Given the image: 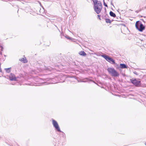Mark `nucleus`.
I'll return each mask as SVG.
<instances>
[{"label": "nucleus", "mask_w": 146, "mask_h": 146, "mask_svg": "<svg viewBox=\"0 0 146 146\" xmlns=\"http://www.w3.org/2000/svg\"><path fill=\"white\" fill-rule=\"evenodd\" d=\"M107 70L112 76L118 77L119 76V73L113 68H109Z\"/></svg>", "instance_id": "nucleus-1"}, {"label": "nucleus", "mask_w": 146, "mask_h": 146, "mask_svg": "<svg viewBox=\"0 0 146 146\" xmlns=\"http://www.w3.org/2000/svg\"><path fill=\"white\" fill-rule=\"evenodd\" d=\"M94 9L95 11L98 14H99L102 9V5L100 1H98L97 4L94 5Z\"/></svg>", "instance_id": "nucleus-2"}, {"label": "nucleus", "mask_w": 146, "mask_h": 146, "mask_svg": "<svg viewBox=\"0 0 146 146\" xmlns=\"http://www.w3.org/2000/svg\"><path fill=\"white\" fill-rule=\"evenodd\" d=\"M135 26L136 28L141 32H142L145 29V27L144 26L141 22L139 21L136 22Z\"/></svg>", "instance_id": "nucleus-3"}, {"label": "nucleus", "mask_w": 146, "mask_h": 146, "mask_svg": "<svg viewBox=\"0 0 146 146\" xmlns=\"http://www.w3.org/2000/svg\"><path fill=\"white\" fill-rule=\"evenodd\" d=\"M131 82L134 85L137 87L140 86L141 85V81L139 79L138 80L136 79H132L131 80Z\"/></svg>", "instance_id": "nucleus-4"}, {"label": "nucleus", "mask_w": 146, "mask_h": 146, "mask_svg": "<svg viewBox=\"0 0 146 146\" xmlns=\"http://www.w3.org/2000/svg\"><path fill=\"white\" fill-rule=\"evenodd\" d=\"M102 57L104 58L107 61L112 64H115V62L114 60L111 58L106 55H103Z\"/></svg>", "instance_id": "nucleus-5"}, {"label": "nucleus", "mask_w": 146, "mask_h": 146, "mask_svg": "<svg viewBox=\"0 0 146 146\" xmlns=\"http://www.w3.org/2000/svg\"><path fill=\"white\" fill-rule=\"evenodd\" d=\"M52 123L56 129L58 131L60 132L61 131L60 127L57 121L54 120L53 119L52 120Z\"/></svg>", "instance_id": "nucleus-6"}, {"label": "nucleus", "mask_w": 146, "mask_h": 146, "mask_svg": "<svg viewBox=\"0 0 146 146\" xmlns=\"http://www.w3.org/2000/svg\"><path fill=\"white\" fill-rule=\"evenodd\" d=\"M9 78L10 80L11 81H16L17 80V78L15 75L12 73H11L10 74L9 76Z\"/></svg>", "instance_id": "nucleus-7"}, {"label": "nucleus", "mask_w": 146, "mask_h": 146, "mask_svg": "<svg viewBox=\"0 0 146 146\" xmlns=\"http://www.w3.org/2000/svg\"><path fill=\"white\" fill-rule=\"evenodd\" d=\"M19 60L24 63H26L27 62V60L25 57L20 59Z\"/></svg>", "instance_id": "nucleus-8"}, {"label": "nucleus", "mask_w": 146, "mask_h": 146, "mask_svg": "<svg viewBox=\"0 0 146 146\" xmlns=\"http://www.w3.org/2000/svg\"><path fill=\"white\" fill-rule=\"evenodd\" d=\"M79 54L80 55L83 56H85L86 55V54L84 51L80 52L79 53Z\"/></svg>", "instance_id": "nucleus-9"}, {"label": "nucleus", "mask_w": 146, "mask_h": 146, "mask_svg": "<svg viewBox=\"0 0 146 146\" xmlns=\"http://www.w3.org/2000/svg\"><path fill=\"white\" fill-rule=\"evenodd\" d=\"M120 68H127L126 66L124 64H120Z\"/></svg>", "instance_id": "nucleus-10"}, {"label": "nucleus", "mask_w": 146, "mask_h": 146, "mask_svg": "<svg viewBox=\"0 0 146 146\" xmlns=\"http://www.w3.org/2000/svg\"><path fill=\"white\" fill-rule=\"evenodd\" d=\"M110 15L111 16L113 17H115L116 16V15L115 14V13H113L112 11H111L110 12Z\"/></svg>", "instance_id": "nucleus-11"}, {"label": "nucleus", "mask_w": 146, "mask_h": 146, "mask_svg": "<svg viewBox=\"0 0 146 146\" xmlns=\"http://www.w3.org/2000/svg\"><path fill=\"white\" fill-rule=\"evenodd\" d=\"M11 68H5V70L7 73H9L11 72Z\"/></svg>", "instance_id": "nucleus-12"}, {"label": "nucleus", "mask_w": 146, "mask_h": 146, "mask_svg": "<svg viewBox=\"0 0 146 146\" xmlns=\"http://www.w3.org/2000/svg\"><path fill=\"white\" fill-rule=\"evenodd\" d=\"M106 22V23H111V21L109 19H105Z\"/></svg>", "instance_id": "nucleus-13"}, {"label": "nucleus", "mask_w": 146, "mask_h": 146, "mask_svg": "<svg viewBox=\"0 0 146 146\" xmlns=\"http://www.w3.org/2000/svg\"><path fill=\"white\" fill-rule=\"evenodd\" d=\"M92 1L94 3V5L97 4L98 3V1L97 0H92Z\"/></svg>", "instance_id": "nucleus-14"}, {"label": "nucleus", "mask_w": 146, "mask_h": 146, "mask_svg": "<svg viewBox=\"0 0 146 146\" xmlns=\"http://www.w3.org/2000/svg\"><path fill=\"white\" fill-rule=\"evenodd\" d=\"M98 17L100 20H101V18H100V15H98Z\"/></svg>", "instance_id": "nucleus-15"}, {"label": "nucleus", "mask_w": 146, "mask_h": 146, "mask_svg": "<svg viewBox=\"0 0 146 146\" xmlns=\"http://www.w3.org/2000/svg\"><path fill=\"white\" fill-rule=\"evenodd\" d=\"M66 38H68V39H70H70H71V38L69 37V36H68V37H66Z\"/></svg>", "instance_id": "nucleus-16"}, {"label": "nucleus", "mask_w": 146, "mask_h": 146, "mask_svg": "<svg viewBox=\"0 0 146 146\" xmlns=\"http://www.w3.org/2000/svg\"><path fill=\"white\" fill-rule=\"evenodd\" d=\"M105 6H106L107 7V5H105Z\"/></svg>", "instance_id": "nucleus-17"}, {"label": "nucleus", "mask_w": 146, "mask_h": 146, "mask_svg": "<svg viewBox=\"0 0 146 146\" xmlns=\"http://www.w3.org/2000/svg\"><path fill=\"white\" fill-rule=\"evenodd\" d=\"M145 144L146 145V142L145 143Z\"/></svg>", "instance_id": "nucleus-18"}]
</instances>
